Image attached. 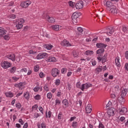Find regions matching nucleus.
<instances>
[{"label": "nucleus", "instance_id": "1", "mask_svg": "<svg viewBox=\"0 0 128 128\" xmlns=\"http://www.w3.org/2000/svg\"><path fill=\"white\" fill-rule=\"evenodd\" d=\"M97 59L98 62H102V64H104L108 60V53H106L104 56L102 55H98Z\"/></svg>", "mask_w": 128, "mask_h": 128}, {"label": "nucleus", "instance_id": "2", "mask_svg": "<svg viewBox=\"0 0 128 128\" xmlns=\"http://www.w3.org/2000/svg\"><path fill=\"white\" fill-rule=\"evenodd\" d=\"M80 16V14L76 13V12H74L72 16V22L73 24H77L78 22V18Z\"/></svg>", "mask_w": 128, "mask_h": 128}, {"label": "nucleus", "instance_id": "3", "mask_svg": "<svg viewBox=\"0 0 128 128\" xmlns=\"http://www.w3.org/2000/svg\"><path fill=\"white\" fill-rule=\"evenodd\" d=\"M114 32V29L112 27H108L106 28L104 33L108 36H112Z\"/></svg>", "mask_w": 128, "mask_h": 128}, {"label": "nucleus", "instance_id": "4", "mask_svg": "<svg viewBox=\"0 0 128 128\" xmlns=\"http://www.w3.org/2000/svg\"><path fill=\"white\" fill-rule=\"evenodd\" d=\"M24 18H21L18 20V22H16V26L17 30H20V28H22V24H24Z\"/></svg>", "mask_w": 128, "mask_h": 128}, {"label": "nucleus", "instance_id": "5", "mask_svg": "<svg viewBox=\"0 0 128 128\" xmlns=\"http://www.w3.org/2000/svg\"><path fill=\"white\" fill-rule=\"evenodd\" d=\"M116 109L114 108H110L107 112L106 115L108 116V118H110V116H114V110Z\"/></svg>", "mask_w": 128, "mask_h": 128}, {"label": "nucleus", "instance_id": "6", "mask_svg": "<svg viewBox=\"0 0 128 128\" xmlns=\"http://www.w3.org/2000/svg\"><path fill=\"white\" fill-rule=\"evenodd\" d=\"M108 10L110 11L111 14H114V16H116V14H118V12H120L116 8V6H112L111 8H109Z\"/></svg>", "mask_w": 128, "mask_h": 128}, {"label": "nucleus", "instance_id": "7", "mask_svg": "<svg viewBox=\"0 0 128 128\" xmlns=\"http://www.w3.org/2000/svg\"><path fill=\"white\" fill-rule=\"evenodd\" d=\"M31 4L32 2H30V0H26L21 2L20 6H22V8H28V6H30V4Z\"/></svg>", "mask_w": 128, "mask_h": 128}, {"label": "nucleus", "instance_id": "8", "mask_svg": "<svg viewBox=\"0 0 128 128\" xmlns=\"http://www.w3.org/2000/svg\"><path fill=\"white\" fill-rule=\"evenodd\" d=\"M92 84L88 83H86L84 84H82L80 86V88L82 92L84 90H88V88H92Z\"/></svg>", "mask_w": 128, "mask_h": 128}, {"label": "nucleus", "instance_id": "9", "mask_svg": "<svg viewBox=\"0 0 128 128\" xmlns=\"http://www.w3.org/2000/svg\"><path fill=\"white\" fill-rule=\"evenodd\" d=\"M76 8L77 10H82L84 8V2L82 0L78 1L76 4Z\"/></svg>", "mask_w": 128, "mask_h": 128}, {"label": "nucleus", "instance_id": "10", "mask_svg": "<svg viewBox=\"0 0 128 128\" xmlns=\"http://www.w3.org/2000/svg\"><path fill=\"white\" fill-rule=\"evenodd\" d=\"M104 2V4L106 5V6H107V10H108V9H110V8H112V6H114V4L112 3V0H110V1H107L105 0Z\"/></svg>", "mask_w": 128, "mask_h": 128}, {"label": "nucleus", "instance_id": "11", "mask_svg": "<svg viewBox=\"0 0 128 128\" xmlns=\"http://www.w3.org/2000/svg\"><path fill=\"white\" fill-rule=\"evenodd\" d=\"M37 60H42V58H48V54L46 52L40 53L36 56Z\"/></svg>", "mask_w": 128, "mask_h": 128}, {"label": "nucleus", "instance_id": "12", "mask_svg": "<svg viewBox=\"0 0 128 128\" xmlns=\"http://www.w3.org/2000/svg\"><path fill=\"white\" fill-rule=\"evenodd\" d=\"M1 66L3 68H10V62L8 61H4L2 63Z\"/></svg>", "mask_w": 128, "mask_h": 128}, {"label": "nucleus", "instance_id": "13", "mask_svg": "<svg viewBox=\"0 0 128 128\" xmlns=\"http://www.w3.org/2000/svg\"><path fill=\"white\" fill-rule=\"evenodd\" d=\"M52 74L54 78H56L58 75L60 74V70L56 68H53L52 70Z\"/></svg>", "mask_w": 128, "mask_h": 128}, {"label": "nucleus", "instance_id": "14", "mask_svg": "<svg viewBox=\"0 0 128 128\" xmlns=\"http://www.w3.org/2000/svg\"><path fill=\"white\" fill-rule=\"evenodd\" d=\"M46 20L50 22V24H54V22H56V19L54 18V17L50 16H46Z\"/></svg>", "mask_w": 128, "mask_h": 128}, {"label": "nucleus", "instance_id": "15", "mask_svg": "<svg viewBox=\"0 0 128 128\" xmlns=\"http://www.w3.org/2000/svg\"><path fill=\"white\" fill-rule=\"evenodd\" d=\"M6 58H8V60H11L12 62L16 61V55L14 54L6 55Z\"/></svg>", "mask_w": 128, "mask_h": 128}, {"label": "nucleus", "instance_id": "16", "mask_svg": "<svg viewBox=\"0 0 128 128\" xmlns=\"http://www.w3.org/2000/svg\"><path fill=\"white\" fill-rule=\"evenodd\" d=\"M60 44L64 46H72V44H70L66 40H64L60 43Z\"/></svg>", "mask_w": 128, "mask_h": 128}, {"label": "nucleus", "instance_id": "17", "mask_svg": "<svg viewBox=\"0 0 128 128\" xmlns=\"http://www.w3.org/2000/svg\"><path fill=\"white\" fill-rule=\"evenodd\" d=\"M24 86H26V82H21L18 84H14V86H16V88H18L20 90H22V88H22Z\"/></svg>", "mask_w": 128, "mask_h": 128}, {"label": "nucleus", "instance_id": "18", "mask_svg": "<svg viewBox=\"0 0 128 128\" xmlns=\"http://www.w3.org/2000/svg\"><path fill=\"white\" fill-rule=\"evenodd\" d=\"M112 92L116 94H118V92H120V86H116L114 89L110 90V92Z\"/></svg>", "mask_w": 128, "mask_h": 128}, {"label": "nucleus", "instance_id": "19", "mask_svg": "<svg viewBox=\"0 0 128 128\" xmlns=\"http://www.w3.org/2000/svg\"><path fill=\"white\" fill-rule=\"evenodd\" d=\"M126 112H128V108L124 107L122 108L119 112V114H121V116H124V114H126Z\"/></svg>", "mask_w": 128, "mask_h": 128}, {"label": "nucleus", "instance_id": "20", "mask_svg": "<svg viewBox=\"0 0 128 128\" xmlns=\"http://www.w3.org/2000/svg\"><path fill=\"white\" fill-rule=\"evenodd\" d=\"M106 44H104V43H97L96 44V48H106Z\"/></svg>", "mask_w": 128, "mask_h": 128}, {"label": "nucleus", "instance_id": "21", "mask_svg": "<svg viewBox=\"0 0 128 128\" xmlns=\"http://www.w3.org/2000/svg\"><path fill=\"white\" fill-rule=\"evenodd\" d=\"M86 112L87 114H90L92 112V104H88L87 105L86 107Z\"/></svg>", "mask_w": 128, "mask_h": 128}, {"label": "nucleus", "instance_id": "22", "mask_svg": "<svg viewBox=\"0 0 128 128\" xmlns=\"http://www.w3.org/2000/svg\"><path fill=\"white\" fill-rule=\"evenodd\" d=\"M104 52V48H100L96 52V54H98V56H102Z\"/></svg>", "mask_w": 128, "mask_h": 128}, {"label": "nucleus", "instance_id": "23", "mask_svg": "<svg viewBox=\"0 0 128 128\" xmlns=\"http://www.w3.org/2000/svg\"><path fill=\"white\" fill-rule=\"evenodd\" d=\"M128 89H124L122 90L121 94V97L122 100H124V98L126 96V94H128Z\"/></svg>", "mask_w": 128, "mask_h": 128}, {"label": "nucleus", "instance_id": "24", "mask_svg": "<svg viewBox=\"0 0 128 128\" xmlns=\"http://www.w3.org/2000/svg\"><path fill=\"white\" fill-rule=\"evenodd\" d=\"M62 104L64 106V108H68V100L66 99H64L62 101Z\"/></svg>", "mask_w": 128, "mask_h": 128}, {"label": "nucleus", "instance_id": "25", "mask_svg": "<svg viewBox=\"0 0 128 128\" xmlns=\"http://www.w3.org/2000/svg\"><path fill=\"white\" fill-rule=\"evenodd\" d=\"M24 96L26 100H30V92H26L24 93Z\"/></svg>", "mask_w": 128, "mask_h": 128}, {"label": "nucleus", "instance_id": "26", "mask_svg": "<svg viewBox=\"0 0 128 128\" xmlns=\"http://www.w3.org/2000/svg\"><path fill=\"white\" fill-rule=\"evenodd\" d=\"M115 62L117 66H120V57L116 58Z\"/></svg>", "mask_w": 128, "mask_h": 128}, {"label": "nucleus", "instance_id": "27", "mask_svg": "<svg viewBox=\"0 0 128 128\" xmlns=\"http://www.w3.org/2000/svg\"><path fill=\"white\" fill-rule=\"evenodd\" d=\"M5 94L7 98H12L14 96V94L10 92H6Z\"/></svg>", "mask_w": 128, "mask_h": 128}, {"label": "nucleus", "instance_id": "28", "mask_svg": "<svg viewBox=\"0 0 128 128\" xmlns=\"http://www.w3.org/2000/svg\"><path fill=\"white\" fill-rule=\"evenodd\" d=\"M6 30H4V28L0 27V36H4L6 34Z\"/></svg>", "mask_w": 128, "mask_h": 128}, {"label": "nucleus", "instance_id": "29", "mask_svg": "<svg viewBox=\"0 0 128 128\" xmlns=\"http://www.w3.org/2000/svg\"><path fill=\"white\" fill-rule=\"evenodd\" d=\"M52 28L54 30H60V26L58 24L52 26Z\"/></svg>", "mask_w": 128, "mask_h": 128}, {"label": "nucleus", "instance_id": "30", "mask_svg": "<svg viewBox=\"0 0 128 128\" xmlns=\"http://www.w3.org/2000/svg\"><path fill=\"white\" fill-rule=\"evenodd\" d=\"M10 74H14L16 72V67L14 66L11 69H10Z\"/></svg>", "mask_w": 128, "mask_h": 128}, {"label": "nucleus", "instance_id": "31", "mask_svg": "<svg viewBox=\"0 0 128 128\" xmlns=\"http://www.w3.org/2000/svg\"><path fill=\"white\" fill-rule=\"evenodd\" d=\"M48 62H56V58L54 57H50L48 59Z\"/></svg>", "mask_w": 128, "mask_h": 128}, {"label": "nucleus", "instance_id": "32", "mask_svg": "<svg viewBox=\"0 0 128 128\" xmlns=\"http://www.w3.org/2000/svg\"><path fill=\"white\" fill-rule=\"evenodd\" d=\"M72 54L73 55V56H74V58H78V52L74 50L72 52Z\"/></svg>", "mask_w": 128, "mask_h": 128}, {"label": "nucleus", "instance_id": "33", "mask_svg": "<svg viewBox=\"0 0 128 128\" xmlns=\"http://www.w3.org/2000/svg\"><path fill=\"white\" fill-rule=\"evenodd\" d=\"M110 98H112L113 100L116 98V94H116V93H114L112 92H110Z\"/></svg>", "mask_w": 128, "mask_h": 128}, {"label": "nucleus", "instance_id": "34", "mask_svg": "<svg viewBox=\"0 0 128 128\" xmlns=\"http://www.w3.org/2000/svg\"><path fill=\"white\" fill-rule=\"evenodd\" d=\"M85 54H86V56H90V54H93L94 51L88 50L85 52Z\"/></svg>", "mask_w": 128, "mask_h": 128}, {"label": "nucleus", "instance_id": "35", "mask_svg": "<svg viewBox=\"0 0 128 128\" xmlns=\"http://www.w3.org/2000/svg\"><path fill=\"white\" fill-rule=\"evenodd\" d=\"M45 48L48 50H50L52 48V44H46L45 45Z\"/></svg>", "mask_w": 128, "mask_h": 128}, {"label": "nucleus", "instance_id": "36", "mask_svg": "<svg viewBox=\"0 0 128 128\" xmlns=\"http://www.w3.org/2000/svg\"><path fill=\"white\" fill-rule=\"evenodd\" d=\"M96 70L98 74L99 72H100L102 70V66H99L98 68H96Z\"/></svg>", "mask_w": 128, "mask_h": 128}, {"label": "nucleus", "instance_id": "37", "mask_svg": "<svg viewBox=\"0 0 128 128\" xmlns=\"http://www.w3.org/2000/svg\"><path fill=\"white\" fill-rule=\"evenodd\" d=\"M78 30L79 32V34H78V35L80 34H80H82V32H84V30H82V28L79 27L78 28Z\"/></svg>", "mask_w": 128, "mask_h": 128}, {"label": "nucleus", "instance_id": "38", "mask_svg": "<svg viewBox=\"0 0 128 128\" xmlns=\"http://www.w3.org/2000/svg\"><path fill=\"white\" fill-rule=\"evenodd\" d=\"M44 88L46 92H48L50 88H48V84H46L44 87Z\"/></svg>", "mask_w": 128, "mask_h": 128}, {"label": "nucleus", "instance_id": "39", "mask_svg": "<svg viewBox=\"0 0 128 128\" xmlns=\"http://www.w3.org/2000/svg\"><path fill=\"white\" fill-rule=\"evenodd\" d=\"M122 32H128V28H126V26H123L122 28Z\"/></svg>", "mask_w": 128, "mask_h": 128}, {"label": "nucleus", "instance_id": "40", "mask_svg": "<svg viewBox=\"0 0 128 128\" xmlns=\"http://www.w3.org/2000/svg\"><path fill=\"white\" fill-rule=\"evenodd\" d=\"M40 70V66L38 65H36L34 67V72H38V70Z\"/></svg>", "mask_w": 128, "mask_h": 128}, {"label": "nucleus", "instance_id": "41", "mask_svg": "<svg viewBox=\"0 0 128 128\" xmlns=\"http://www.w3.org/2000/svg\"><path fill=\"white\" fill-rule=\"evenodd\" d=\"M47 98H49V100H50V98H52V92H49L47 94Z\"/></svg>", "mask_w": 128, "mask_h": 128}, {"label": "nucleus", "instance_id": "42", "mask_svg": "<svg viewBox=\"0 0 128 128\" xmlns=\"http://www.w3.org/2000/svg\"><path fill=\"white\" fill-rule=\"evenodd\" d=\"M16 106L18 110H20L22 108V104H20V103H17L16 104Z\"/></svg>", "mask_w": 128, "mask_h": 128}, {"label": "nucleus", "instance_id": "43", "mask_svg": "<svg viewBox=\"0 0 128 128\" xmlns=\"http://www.w3.org/2000/svg\"><path fill=\"white\" fill-rule=\"evenodd\" d=\"M34 100H40V96L39 94H37L34 96Z\"/></svg>", "mask_w": 128, "mask_h": 128}, {"label": "nucleus", "instance_id": "44", "mask_svg": "<svg viewBox=\"0 0 128 128\" xmlns=\"http://www.w3.org/2000/svg\"><path fill=\"white\" fill-rule=\"evenodd\" d=\"M68 4L70 6H72V8H74V2H72V1L69 2Z\"/></svg>", "mask_w": 128, "mask_h": 128}, {"label": "nucleus", "instance_id": "45", "mask_svg": "<svg viewBox=\"0 0 128 128\" xmlns=\"http://www.w3.org/2000/svg\"><path fill=\"white\" fill-rule=\"evenodd\" d=\"M72 128H76L78 126V122H73L72 124Z\"/></svg>", "mask_w": 128, "mask_h": 128}, {"label": "nucleus", "instance_id": "46", "mask_svg": "<svg viewBox=\"0 0 128 128\" xmlns=\"http://www.w3.org/2000/svg\"><path fill=\"white\" fill-rule=\"evenodd\" d=\"M62 112H60L58 115V120H62Z\"/></svg>", "mask_w": 128, "mask_h": 128}, {"label": "nucleus", "instance_id": "47", "mask_svg": "<svg viewBox=\"0 0 128 128\" xmlns=\"http://www.w3.org/2000/svg\"><path fill=\"white\" fill-rule=\"evenodd\" d=\"M66 70H67L66 68H62L61 70V72L62 74H66Z\"/></svg>", "mask_w": 128, "mask_h": 128}, {"label": "nucleus", "instance_id": "48", "mask_svg": "<svg viewBox=\"0 0 128 128\" xmlns=\"http://www.w3.org/2000/svg\"><path fill=\"white\" fill-rule=\"evenodd\" d=\"M4 38L6 40H10V36L8 35H6V36H4Z\"/></svg>", "mask_w": 128, "mask_h": 128}, {"label": "nucleus", "instance_id": "49", "mask_svg": "<svg viewBox=\"0 0 128 128\" xmlns=\"http://www.w3.org/2000/svg\"><path fill=\"white\" fill-rule=\"evenodd\" d=\"M9 18H12V20H14V18H16V14H12L11 15L9 16Z\"/></svg>", "mask_w": 128, "mask_h": 128}, {"label": "nucleus", "instance_id": "50", "mask_svg": "<svg viewBox=\"0 0 128 128\" xmlns=\"http://www.w3.org/2000/svg\"><path fill=\"white\" fill-rule=\"evenodd\" d=\"M60 84V79L56 80V86H59Z\"/></svg>", "mask_w": 128, "mask_h": 128}, {"label": "nucleus", "instance_id": "51", "mask_svg": "<svg viewBox=\"0 0 128 128\" xmlns=\"http://www.w3.org/2000/svg\"><path fill=\"white\" fill-rule=\"evenodd\" d=\"M38 110H39L40 112H42V114H44V108H42V107L39 106L38 107Z\"/></svg>", "mask_w": 128, "mask_h": 128}, {"label": "nucleus", "instance_id": "52", "mask_svg": "<svg viewBox=\"0 0 128 128\" xmlns=\"http://www.w3.org/2000/svg\"><path fill=\"white\" fill-rule=\"evenodd\" d=\"M124 120H126V118H124V116H121L120 118V120L122 122H124Z\"/></svg>", "mask_w": 128, "mask_h": 128}, {"label": "nucleus", "instance_id": "53", "mask_svg": "<svg viewBox=\"0 0 128 128\" xmlns=\"http://www.w3.org/2000/svg\"><path fill=\"white\" fill-rule=\"evenodd\" d=\"M12 80H15V82H18L20 80V78H16V76L12 77Z\"/></svg>", "mask_w": 128, "mask_h": 128}, {"label": "nucleus", "instance_id": "54", "mask_svg": "<svg viewBox=\"0 0 128 128\" xmlns=\"http://www.w3.org/2000/svg\"><path fill=\"white\" fill-rule=\"evenodd\" d=\"M91 62L92 64V66H96V60H91Z\"/></svg>", "mask_w": 128, "mask_h": 128}, {"label": "nucleus", "instance_id": "55", "mask_svg": "<svg viewBox=\"0 0 128 128\" xmlns=\"http://www.w3.org/2000/svg\"><path fill=\"white\" fill-rule=\"evenodd\" d=\"M98 128H104V124H102V123L100 122L99 124Z\"/></svg>", "mask_w": 128, "mask_h": 128}, {"label": "nucleus", "instance_id": "56", "mask_svg": "<svg viewBox=\"0 0 128 128\" xmlns=\"http://www.w3.org/2000/svg\"><path fill=\"white\" fill-rule=\"evenodd\" d=\"M60 104V100L56 99V104Z\"/></svg>", "mask_w": 128, "mask_h": 128}, {"label": "nucleus", "instance_id": "57", "mask_svg": "<svg viewBox=\"0 0 128 128\" xmlns=\"http://www.w3.org/2000/svg\"><path fill=\"white\" fill-rule=\"evenodd\" d=\"M18 122L22 125H24V122L22 119H19Z\"/></svg>", "mask_w": 128, "mask_h": 128}, {"label": "nucleus", "instance_id": "58", "mask_svg": "<svg viewBox=\"0 0 128 128\" xmlns=\"http://www.w3.org/2000/svg\"><path fill=\"white\" fill-rule=\"evenodd\" d=\"M34 92H38V86H36V87L34 88Z\"/></svg>", "mask_w": 128, "mask_h": 128}, {"label": "nucleus", "instance_id": "59", "mask_svg": "<svg viewBox=\"0 0 128 128\" xmlns=\"http://www.w3.org/2000/svg\"><path fill=\"white\" fill-rule=\"evenodd\" d=\"M110 106H112V104H110V102H108L106 105V108L108 110V108H110Z\"/></svg>", "mask_w": 128, "mask_h": 128}, {"label": "nucleus", "instance_id": "60", "mask_svg": "<svg viewBox=\"0 0 128 128\" xmlns=\"http://www.w3.org/2000/svg\"><path fill=\"white\" fill-rule=\"evenodd\" d=\"M41 128H46V124L44 123H42L41 124Z\"/></svg>", "mask_w": 128, "mask_h": 128}, {"label": "nucleus", "instance_id": "61", "mask_svg": "<svg viewBox=\"0 0 128 128\" xmlns=\"http://www.w3.org/2000/svg\"><path fill=\"white\" fill-rule=\"evenodd\" d=\"M111 2L114 4H116L118 2V0H111Z\"/></svg>", "mask_w": 128, "mask_h": 128}, {"label": "nucleus", "instance_id": "62", "mask_svg": "<svg viewBox=\"0 0 128 128\" xmlns=\"http://www.w3.org/2000/svg\"><path fill=\"white\" fill-rule=\"evenodd\" d=\"M28 122H26L24 124L23 128H28Z\"/></svg>", "mask_w": 128, "mask_h": 128}, {"label": "nucleus", "instance_id": "63", "mask_svg": "<svg viewBox=\"0 0 128 128\" xmlns=\"http://www.w3.org/2000/svg\"><path fill=\"white\" fill-rule=\"evenodd\" d=\"M125 58L126 60H128V51L126 52Z\"/></svg>", "mask_w": 128, "mask_h": 128}, {"label": "nucleus", "instance_id": "64", "mask_svg": "<svg viewBox=\"0 0 128 128\" xmlns=\"http://www.w3.org/2000/svg\"><path fill=\"white\" fill-rule=\"evenodd\" d=\"M125 68H126V70H128V63H126V64H125Z\"/></svg>", "mask_w": 128, "mask_h": 128}]
</instances>
